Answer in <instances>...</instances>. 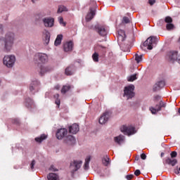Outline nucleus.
I'll return each mask as SVG.
<instances>
[{
    "label": "nucleus",
    "mask_w": 180,
    "mask_h": 180,
    "mask_svg": "<svg viewBox=\"0 0 180 180\" xmlns=\"http://www.w3.org/2000/svg\"><path fill=\"white\" fill-rule=\"evenodd\" d=\"M15 40H16V35L13 32L6 33L3 38L4 51H6V53H11V51H12L13 45L15 44Z\"/></svg>",
    "instance_id": "1"
},
{
    "label": "nucleus",
    "mask_w": 180,
    "mask_h": 180,
    "mask_svg": "<svg viewBox=\"0 0 180 180\" xmlns=\"http://www.w3.org/2000/svg\"><path fill=\"white\" fill-rule=\"evenodd\" d=\"M158 40H160V38L158 37H150L141 45V49L143 51H146V50H153L154 44L156 45L158 43Z\"/></svg>",
    "instance_id": "2"
},
{
    "label": "nucleus",
    "mask_w": 180,
    "mask_h": 180,
    "mask_svg": "<svg viewBox=\"0 0 180 180\" xmlns=\"http://www.w3.org/2000/svg\"><path fill=\"white\" fill-rule=\"evenodd\" d=\"M16 63V56L15 55H7L3 58L4 65H6L7 68H13Z\"/></svg>",
    "instance_id": "3"
},
{
    "label": "nucleus",
    "mask_w": 180,
    "mask_h": 180,
    "mask_svg": "<svg viewBox=\"0 0 180 180\" xmlns=\"http://www.w3.org/2000/svg\"><path fill=\"white\" fill-rule=\"evenodd\" d=\"M134 85L131 84L124 87V98H126L127 101H129V99H132V98H134Z\"/></svg>",
    "instance_id": "4"
},
{
    "label": "nucleus",
    "mask_w": 180,
    "mask_h": 180,
    "mask_svg": "<svg viewBox=\"0 0 180 180\" xmlns=\"http://www.w3.org/2000/svg\"><path fill=\"white\" fill-rule=\"evenodd\" d=\"M34 60L37 63L39 61L42 64H46L49 62V55L43 53H37L34 55Z\"/></svg>",
    "instance_id": "5"
},
{
    "label": "nucleus",
    "mask_w": 180,
    "mask_h": 180,
    "mask_svg": "<svg viewBox=\"0 0 180 180\" xmlns=\"http://www.w3.org/2000/svg\"><path fill=\"white\" fill-rule=\"evenodd\" d=\"M82 165V160H74L72 163H70V171L72 174H74V172H77L79 168H81Z\"/></svg>",
    "instance_id": "6"
},
{
    "label": "nucleus",
    "mask_w": 180,
    "mask_h": 180,
    "mask_svg": "<svg viewBox=\"0 0 180 180\" xmlns=\"http://www.w3.org/2000/svg\"><path fill=\"white\" fill-rule=\"evenodd\" d=\"M121 131L127 136H131L132 134H136V129L134 127L122 126L121 127Z\"/></svg>",
    "instance_id": "7"
},
{
    "label": "nucleus",
    "mask_w": 180,
    "mask_h": 180,
    "mask_svg": "<svg viewBox=\"0 0 180 180\" xmlns=\"http://www.w3.org/2000/svg\"><path fill=\"white\" fill-rule=\"evenodd\" d=\"M40 86V82L37 80V79H33L31 81L30 84V91L34 94V92H37L39 91V87Z\"/></svg>",
    "instance_id": "8"
},
{
    "label": "nucleus",
    "mask_w": 180,
    "mask_h": 180,
    "mask_svg": "<svg viewBox=\"0 0 180 180\" xmlns=\"http://www.w3.org/2000/svg\"><path fill=\"white\" fill-rule=\"evenodd\" d=\"M165 106L166 104L164 102H162V101H160L159 105H156L155 108H154L153 107H150V110L151 113H153V115H155L157 112H160V110H161V108H165Z\"/></svg>",
    "instance_id": "9"
},
{
    "label": "nucleus",
    "mask_w": 180,
    "mask_h": 180,
    "mask_svg": "<svg viewBox=\"0 0 180 180\" xmlns=\"http://www.w3.org/2000/svg\"><path fill=\"white\" fill-rule=\"evenodd\" d=\"M67 134H68V131L66 129H59L56 131V139L58 140H63V138L67 136Z\"/></svg>",
    "instance_id": "10"
},
{
    "label": "nucleus",
    "mask_w": 180,
    "mask_h": 180,
    "mask_svg": "<svg viewBox=\"0 0 180 180\" xmlns=\"http://www.w3.org/2000/svg\"><path fill=\"white\" fill-rule=\"evenodd\" d=\"M42 22L45 27H53L54 26V19L51 17L43 18Z\"/></svg>",
    "instance_id": "11"
},
{
    "label": "nucleus",
    "mask_w": 180,
    "mask_h": 180,
    "mask_svg": "<svg viewBox=\"0 0 180 180\" xmlns=\"http://www.w3.org/2000/svg\"><path fill=\"white\" fill-rule=\"evenodd\" d=\"M96 15V10L94 8H90L89 13L86 15V22H91L93 18H95Z\"/></svg>",
    "instance_id": "12"
},
{
    "label": "nucleus",
    "mask_w": 180,
    "mask_h": 180,
    "mask_svg": "<svg viewBox=\"0 0 180 180\" xmlns=\"http://www.w3.org/2000/svg\"><path fill=\"white\" fill-rule=\"evenodd\" d=\"M25 106L27 108V109H30V110H32V109H34L36 108V104L34 103V101L32 100L30 98H27L25 99Z\"/></svg>",
    "instance_id": "13"
},
{
    "label": "nucleus",
    "mask_w": 180,
    "mask_h": 180,
    "mask_svg": "<svg viewBox=\"0 0 180 180\" xmlns=\"http://www.w3.org/2000/svg\"><path fill=\"white\" fill-rule=\"evenodd\" d=\"M74 48V44L72 41H67L63 44V50L65 53H70V51H72V49Z\"/></svg>",
    "instance_id": "14"
},
{
    "label": "nucleus",
    "mask_w": 180,
    "mask_h": 180,
    "mask_svg": "<svg viewBox=\"0 0 180 180\" xmlns=\"http://www.w3.org/2000/svg\"><path fill=\"white\" fill-rule=\"evenodd\" d=\"M109 117H110L109 112H104L99 119L100 124H105V123H108V120H109Z\"/></svg>",
    "instance_id": "15"
},
{
    "label": "nucleus",
    "mask_w": 180,
    "mask_h": 180,
    "mask_svg": "<svg viewBox=\"0 0 180 180\" xmlns=\"http://www.w3.org/2000/svg\"><path fill=\"white\" fill-rule=\"evenodd\" d=\"M178 51H171L169 52H168L167 53V57L169 58V60H170V61H175V60H176V57H178Z\"/></svg>",
    "instance_id": "16"
},
{
    "label": "nucleus",
    "mask_w": 180,
    "mask_h": 180,
    "mask_svg": "<svg viewBox=\"0 0 180 180\" xmlns=\"http://www.w3.org/2000/svg\"><path fill=\"white\" fill-rule=\"evenodd\" d=\"M165 86V82L161 80L160 82H156L153 86V91H160L161 88H164Z\"/></svg>",
    "instance_id": "17"
},
{
    "label": "nucleus",
    "mask_w": 180,
    "mask_h": 180,
    "mask_svg": "<svg viewBox=\"0 0 180 180\" xmlns=\"http://www.w3.org/2000/svg\"><path fill=\"white\" fill-rule=\"evenodd\" d=\"M69 131L72 134H77L79 131V126L77 124H73L69 127Z\"/></svg>",
    "instance_id": "18"
},
{
    "label": "nucleus",
    "mask_w": 180,
    "mask_h": 180,
    "mask_svg": "<svg viewBox=\"0 0 180 180\" xmlns=\"http://www.w3.org/2000/svg\"><path fill=\"white\" fill-rule=\"evenodd\" d=\"M77 68H75V66L70 65L65 69V73L66 75H72L74 72H75Z\"/></svg>",
    "instance_id": "19"
},
{
    "label": "nucleus",
    "mask_w": 180,
    "mask_h": 180,
    "mask_svg": "<svg viewBox=\"0 0 180 180\" xmlns=\"http://www.w3.org/2000/svg\"><path fill=\"white\" fill-rule=\"evenodd\" d=\"M65 143L68 146H72V144H75V138L72 135H69L65 138Z\"/></svg>",
    "instance_id": "20"
},
{
    "label": "nucleus",
    "mask_w": 180,
    "mask_h": 180,
    "mask_svg": "<svg viewBox=\"0 0 180 180\" xmlns=\"http://www.w3.org/2000/svg\"><path fill=\"white\" fill-rule=\"evenodd\" d=\"M96 32L100 36H106V34H108V31H106V29H105V27L103 26H98L96 28Z\"/></svg>",
    "instance_id": "21"
},
{
    "label": "nucleus",
    "mask_w": 180,
    "mask_h": 180,
    "mask_svg": "<svg viewBox=\"0 0 180 180\" xmlns=\"http://www.w3.org/2000/svg\"><path fill=\"white\" fill-rule=\"evenodd\" d=\"M114 141L117 143V144H123L124 143V136L123 135H120L118 136H115L114 138Z\"/></svg>",
    "instance_id": "22"
},
{
    "label": "nucleus",
    "mask_w": 180,
    "mask_h": 180,
    "mask_svg": "<svg viewBox=\"0 0 180 180\" xmlns=\"http://www.w3.org/2000/svg\"><path fill=\"white\" fill-rule=\"evenodd\" d=\"M118 40L119 41H124V40H126V34L124 33V31H118Z\"/></svg>",
    "instance_id": "23"
},
{
    "label": "nucleus",
    "mask_w": 180,
    "mask_h": 180,
    "mask_svg": "<svg viewBox=\"0 0 180 180\" xmlns=\"http://www.w3.org/2000/svg\"><path fill=\"white\" fill-rule=\"evenodd\" d=\"M89 162H91V156H87L85 158V162L83 166L85 171H88V169H89Z\"/></svg>",
    "instance_id": "24"
},
{
    "label": "nucleus",
    "mask_w": 180,
    "mask_h": 180,
    "mask_svg": "<svg viewBox=\"0 0 180 180\" xmlns=\"http://www.w3.org/2000/svg\"><path fill=\"white\" fill-rule=\"evenodd\" d=\"M105 49H106V46L101 44H97L94 47V50H96V51H103V50H105Z\"/></svg>",
    "instance_id": "25"
},
{
    "label": "nucleus",
    "mask_w": 180,
    "mask_h": 180,
    "mask_svg": "<svg viewBox=\"0 0 180 180\" xmlns=\"http://www.w3.org/2000/svg\"><path fill=\"white\" fill-rule=\"evenodd\" d=\"M48 180H59L58 175L55 173H50L48 176Z\"/></svg>",
    "instance_id": "26"
},
{
    "label": "nucleus",
    "mask_w": 180,
    "mask_h": 180,
    "mask_svg": "<svg viewBox=\"0 0 180 180\" xmlns=\"http://www.w3.org/2000/svg\"><path fill=\"white\" fill-rule=\"evenodd\" d=\"M63 40V34H58L55 40V46H60Z\"/></svg>",
    "instance_id": "27"
},
{
    "label": "nucleus",
    "mask_w": 180,
    "mask_h": 180,
    "mask_svg": "<svg viewBox=\"0 0 180 180\" xmlns=\"http://www.w3.org/2000/svg\"><path fill=\"white\" fill-rule=\"evenodd\" d=\"M63 12H68V9L67 7H65V6H58L57 13H63Z\"/></svg>",
    "instance_id": "28"
},
{
    "label": "nucleus",
    "mask_w": 180,
    "mask_h": 180,
    "mask_svg": "<svg viewBox=\"0 0 180 180\" xmlns=\"http://www.w3.org/2000/svg\"><path fill=\"white\" fill-rule=\"evenodd\" d=\"M47 139V135L43 134L40 136L35 138V141L37 143H41L44 140H46Z\"/></svg>",
    "instance_id": "29"
},
{
    "label": "nucleus",
    "mask_w": 180,
    "mask_h": 180,
    "mask_svg": "<svg viewBox=\"0 0 180 180\" xmlns=\"http://www.w3.org/2000/svg\"><path fill=\"white\" fill-rule=\"evenodd\" d=\"M102 162L103 165H105V167H108V165L110 164V159H109V157H108V155L104 156L102 160Z\"/></svg>",
    "instance_id": "30"
},
{
    "label": "nucleus",
    "mask_w": 180,
    "mask_h": 180,
    "mask_svg": "<svg viewBox=\"0 0 180 180\" xmlns=\"http://www.w3.org/2000/svg\"><path fill=\"white\" fill-rule=\"evenodd\" d=\"M166 162L169 165H172V167L175 166L176 165V162H178V161L176 160V159H171V158H168L166 160Z\"/></svg>",
    "instance_id": "31"
},
{
    "label": "nucleus",
    "mask_w": 180,
    "mask_h": 180,
    "mask_svg": "<svg viewBox=\"0 0 180 180\" xmlns=\"http://www.w3.org/2000/svg\"><path fill=\"white\" fill-rule=\"evenodd\" d=\"M49 43H50V33L49 31H46L44 37V44H49Z\"/></svg>",
    "instance_id": "32"
},
{
    "label": "nucleus",
    "mask_w": 180,
    "mask_h": 180,
    "mask_svg": "<svg viewBox=\"0 0 180 180\" xmlns=\"http://www.w3.org/2000/svg\"><path fill=\"white\" fill-rule=\"evenodd\" d=\"M70 89H71V86L69 84L65 85L62 87L61 94H67Z\"/></svg>",
    "instance_id": "33"
},
{
    "label": "nucleus",
    "mask_w": 180,
    "mask_h": 180,
    "mask_svg": "<svg viewBox=\"0 0 180 180\" xmlns=\"http://www.w3.org/2000/svg\"><path fill=\"white\" fill-rule=\"evenodd\" d=\"M135 60L139 64V63H141L143 61V54L139 55L138 53L135 54Z\"/></svg>",
    "instance_id": "34"
},
{
    "label": "nucleus",
    "mask_w": 180,
    "mask_h": 180,
    "mask_svg": "<svg viewBox=\"0 0 180 180\" xmlns=\"http://www.w3.org/2000/svg\"><path fill=\"white\" fill-rule=\"evenodd\" d=\"M136 79H137V75H132L127 77L129 82H133V81H136Z\"/></svg>",
    "instance_id": "35"
},
{
    "label": "nucleus",
    "mask_w": 180,
    "mask_h": 180,
    "mask_svg": "<svg viewBox=\"0 0 180 180\" xmlns=\"http://www.w3.org/2000/svg\"><path fill=\"white\" fill-rule=\"evenodd\" d=\"M92 58L93 60L95 63H98V61H99V54L96 52H95L93 55H92Z\"/></svg>",
    "instance_id": "36"
},
{
    "label": "nucleus",
    "mask_w": 180,
    "mask_h": 180,
    "mask_svg": "<svg viewBox=\"0 0 180 180\" xmlns=\"http://www.w3.org/2000/svg\"><path fill=\"white\" fill-rule=\"evenodd\" d=\"M46 71H47V68H46V67L44 66H41L39 73L41 75H44V73L46 72Z\"/></svg>",
    "instance_id": "37"
},
{
    "label": "nucleus",
    "mask_w": 180,
    "mask_h": 180,
    "mask_svg": "<svg viewBox=\"0 0 180 180\" xmlns=\"http://www.w3.org/2000/svg\"><path fill=\"white\" fill-rule=\"evenodd\" d=\"M58 19L60 25H62L63 26H65V22H64V19L63 18V17L60 16L58 18Z\"/></svg>",
    "instance_id": "38"
},
{
    "label": "nucleus",
    "mask_w": 180,
    "mask_h": 180,
    "mask_svg": "<svg viewBox=\"0 0 180 180\" xmlns=\"http://www.w3.org/2000/svg\"><path fill=\"white\" fill-rule=\"evenodd\" d=\"M165 22L167 24L168 23H172V18L169 16H167V17L165 18Z\"/></svg>",
    "instance_id": "39"
},
{
    "label": "nucleus",
    "mask_w": 180,
    "mask_h": 180,
    "mask_svg": "<svg viewBox=\"0 0 180 180\" xmlns=\"http://www.w3.org/2000/svg\"><path fill=\"white\" fill-rule=\"evenodd\" d=\"M166 27L167 29V30H172V29H174V25L172 23H168L166 25Z\"/></svg>",
    "instance_id": "40"
},
{
    "label": "nucleus",
    "mask_w": 180,
    "mask_h": 180,
    "mask_svg": "<svg viewBox=\"0 0 180 180\" xmlns=\"http://www.w3.org/2000/svg\"><path fill=\"white\" fill-rule=\"evenodd\" d=\"M55 98H56V100L55 101L56 105H57V106H60V99H58V94L55 95Z\"/></svg>",
    "instance_id": "41"
},
{
    "label": "nucleus",
    "mask_w": 180,
    "mask_h": 180,
    "mask_svg": "<svg viewBox=\"0 0 180 180\" xmlns=\"http://www.w3.org/2000/svg\"><path fill=\"white\" fill-rule=\"evenodd\" d=\"M122 22L124 23H129L130 22V19H129L128 17H123Z\"/></svg>",
    "instance_id": "42"
},
{
    "label": "nucleus",
    "mask_w": 180,
    "mask_h": 180,
    "mask_svg": "<svg viewBox=\"0 0 180 180\" xmlns=\"http://www.w3.org/2000/svg\"><path fill=\"white\" fill-rule=\"evenodd\" d=\"M178 153H176V151H173L170 154L172 158H175V157H176Z\"/></svg>",
    "instance_id": "43"
},
{
    "label": "nucleus",
    "mask_w": 180,
    "mask_h": 180,
    "mask_svg": "<svg viewBox=\"0 0 180 180\" xmlns=\"http://www.w3.org/2000/svg\"><path fill=\"white\" fill-rule=\"evenodd\" d=\"M34 165H36V161L35 160H32L31 164H30L31 169H33L34 168Z\"/></svg>",
    "instance_id": "44"
},
{
    "label": "nucleus",
    "mask_w": 180,
    "mask_h": 180,
    "mask_svg": "<svg viewBox=\"0 0 180 180\" xmlns=\"http://www.w3.org/2000/svg\"><path fill=\"white\" fill-rule=\"evenodd\" d=\"M13 123H14V124H19L20 123V120H19L18 118H15L13 120Z\"/></svg>",
    "instance_id": "45"
},
{
    "label": "nucleus",
    "mask_w": 180,
    "mask_h": 180,
    "mask_svg": "<svg viewBox=\"0 0 180 180\" xmlns=\"http://www.w3.org/2000/svg\"><path fill=\"white\" fill-rule=\"evenodd\" d=\"M140 174H141V172H140V169H136L134 172V175H136V176H139V175H140Z\"/></svg>",
    "instance_id": "46"
},
{
    "label": "nucleus",
    "mask_w": 180,
    "mask_h": 180,
    "mask_svg": "<svg viewBox=\"0 0 180 180\" xmlns=\"http://www.w3.org/2000/svg\"><path fill=\"white\" fill-rule=\"evenodd\" d=\"M133 176H134V174H129V175H127V176H126V179H127V180H130V179H131L133 178Z\"/></svg>",
    "instance_id": "47"
},
{
    "label": "nucleus",
    "mask_w": 180,
    "mask_h": 180,
    "mask_svg": "<svg viewBox=\"0 0 180 180\" xmlns=\"http://www.w3.org/2000/svg\"><path fill=\"white\" fill-rule=\"evenodd\" d=\"M141 160H146V158H147V155L145 153H142L141 155Z\"/></svg>",
    "instance_id": "48"
},
{
    "label": "nucleus",
    "mask_w": 180,
    "mask_h": 180,
    "mask_svg": "<svg viewBox=\"0 0 180 180\" xmlns=\"http://www.w3.org/2000/svg\"><path fill=\"white\" fill-rule=\"evenodd\" d=\"M175 61H176L179 64H180V54L177 55Z\"/></svg>",
    "instance_id": "49"
},
{
    "label": "nucleus",
    "mask_w": 180,
    "mask_h": 180,
    "mask_svg": "<svg viewBox=\"0 0 180 180\" xmlns=\"http://www.w3.org/2000/svg\"><path fill=\"white\" fill-rule=\"evenodd\" d=\"M50 171H53V172H56L57 171V169H56V167H54V166H51L50 168H49Z\"/></svg>",
    "instance_id": "50"
},
{
    "label": "nucleus",
    "mask_w": 180,
    "mask_h": 180,
    "mask_svg": "<svg viewBox=\"0 0 180 180\" xmlns=\"http://www.w3.org/2000/svg\"><path fill=\"white\" fill-rule=\"evenodd\" d=\"M150 5H154L155 4V0H148Z\"/></svg>",
    "instance_id": "51"
},
{
    "label": "nucleus",
    "mask_w": 180,
    "mask_h": 180,
    "mask_svg": "<svg viewBox=\"0 0 180 180\" xmlns=\"http://www.w3.org/2000/svg\"><path fill=\"white\" fill-rule=\"evenodd\" d=\"M179 172H180V167L178 169H174V173H176L177 175L179 174Z\"/></svg>",
    "instance_id": "52"
},
{
    "label": "nucleus",
    "mask_w": 180,
    "mask_h": 180,
    "mask_svg": "<svg viewBox=\"0 0 180 180\" xmlns=\"http://www.w3.org/2000/svg\"><path fill=\"white\" fill-rule=\"evenodd\" d=\"M154 99H155V101H160V99H161V96H155L154 97Z\"/></svg>",
    "instance_id": "53"
},
{
    "label": "nucleus",
    "mask_w": 180,
    "mask_h": 180,
    "mask_svg": "<svg viewBox=\"0 0 180 180\" xmlns=\"http://www.w3.org/2000/svg\"><path fill=\"white\" fill-rule=\"evenodd\" d=\"M162 23H164V20H160L158 25H160L161 26V25H162Z\"/></svg>",
    "instance_id": "54"
},
{
    "label": "nucleus",
    "mask_w": 180,
    "mask_h": 180,
    "mask_svg": "<svg viewBox=\"0 0 180 180\" xmlns=\"http://www.w3.org/2000/svg\"><path fill=\"white\" fill-rule=\"evenodd\" d=\"M56 89H60V86L59 85H57L55 86Z\"/></svg>",
    "instance_id": "55"
},
{
    "label": "nucleus",
    "mask_w": 180,
    "mask_h": 180,
    "mask_svg": "<svg viewBox=\"0 0 180 180\" xmlns=\"http://www.w3.org/2000/svg\"><path fill=\"white\" fill-rule=\"evenodd\" d=\"M37 0H32V2L34 4Z\"/></svg>",
    "instance_id": "56"
},
{
    "label": "nucleus",
    "mask_w": 180,
    "mask_h": 180,
    "mask_svg": "<svg viewBox=\"0 0 180 180\" xmlns=\"http://www.w3.org/2000/svg\"><path fill=\"white\" fill-rule=\"evenodd\" d=\"M4 26L2 25H0V29H3Z\"/></svg>",
    "instance_id": "57"
},
{
    "label": "nucleus",
    "mask_w": 180,
    "mask_h": 180,
    "mask_svg": "<svg viewBox=\"0 0 180 180\" xmlns=\"http://www.w3.org/2000/svg\"><path fill=\"white\" fill-rule=\"evenodd\" d=\"M162 155H164V153H161V157H162Z\"/></svg>",
    "instance_id": "58"
},
{
    "label": "nucleus",
    "mask_w": 180,
    "mask_h": 180,
    "mask_svg": "<svg viewBox=\"0 0 180 180\" xmlns=\"http://www.w3.org/2000/svg\"><path fill=\"white\" fill-rule=\"evenodd\" d=\"M0 40H1V37H0Z\"/></svg>",
    "instance_id": "59"
},
{
    "label": "nucleus",
    "mask_w": 180,
    "mask_h": 180,
    "mask_svg": "<svg viewBox=\"0 0 180 180\" xmlns=\"http://www.w3.org/2000/svg\"><path fill=\"white\" fill-rule=\"evenodd\" d=\"M0 84H1V81H0Z\"/></svg>",
    "instance_id": "60"
}]
</instances>
